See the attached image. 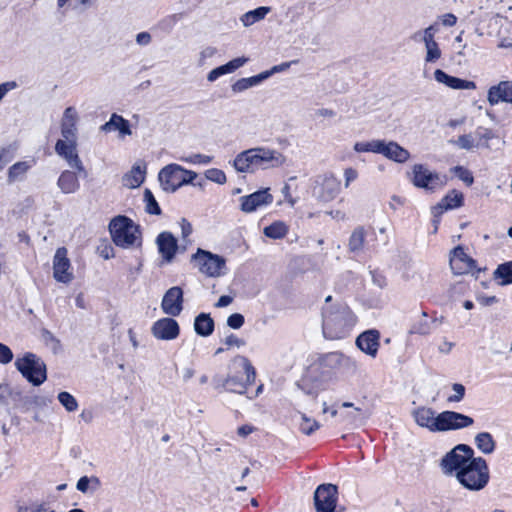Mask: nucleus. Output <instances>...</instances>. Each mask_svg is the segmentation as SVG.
I'll return each instance as SVG.
<instances>
[{
  "label": "nucleus",
  "instance_id": "nucleus-1",
  "mask_svg": "<svg viewBox=\"0 0 512 512\" xmlns=\"http://www.w3.org/2000/svg\"><path fill=\"white\" fill-rule=\"evenodd\" d=\"M356 317L345 304L326 305L322 311V329L325 338L336 340L350 335Z\"/></svg>",
  "mask_w": 512,
  "mask_h": 512
},
{
  "label": "nucleus",
  "instance_id": "nucleus-2",
  "mask_svg": "<svg viewBox=\"0 0 512 512\" xmlns=\"http://www.w3.org/2000/svg\"><path fill=\"white\" fill-rule=\"evenodd\" d=\"M109 232L113 243L123 249L140 247L142 244L139 226L127 216L114 217L109 223Z\"/></svg>",
  "mask_w": 512,
  "mask_h": 512
},
{
  "label": "nucleus",
  "instance_id": "nucleus-3",
  "mask_svg": "<svg viewBox=\"0 0 512 512\" xmlns=\"http://www.w3.org/2000/svg\"><path fill=\"white\" fill-rule=\"evenodd\" d=\"M458 481L467 489L481 490L489 480V471L486 461L481 458H473L465 468L456 474Z\"/></svg>",
  "mask_w": 512,
  "mask_h": 512
},
{
  "label": "nucleus",
  "instance_id": "nucleus-4",
  "mask_svg": "<svg viewBox=\"0 0 512 512\" xmlns=\"http://www.w3.org/2000/svg\"><path fill=\"white\" fill-rule=\"evenodd\" d=\"M15 367L34 386L41 385L47 379L46 364L34 353L27 352L23 357L17 358Z\"/></svg>",
  "mask_w": 512,
  "mask_h": 512
},
{
  "label": "nucleus",
  "instance_id": "nucleus-5",
  "mask_svg": "<svg viewBox=\"0 0 512 512\" xmlns=\"http://www.w3.org/2000/svg\"><path fill=\"white\" fill-rule=\"evenodd\" d=\"M233 365L245 374V380L238 376H228L222 383V387L230 392L243 394L248 386L254 384L256 379V371L248 358L244 356H236L233 359Z\"/></svg>",
  "mask_w": 512,
  "mask_h": 512
},
{
  "label": "nucleus",
  "instance_id": "nucleus-6",
  "mask_svg": "<svg viewBox=\"0 0 512 512\" xmlns=\"http://www.w3.org/2000/svg\"><path fill=\"white\" fill-rule=\"evenodd\" d=\"M197 173L186 170L177 164L165 166L159 173V181L166 191H176L179 187L192 183Z\"/></svg>",
  "mask_w": 512,
  "mask_h": 512
},
{
  "label": "nucleus",
  "instance_id": "nucleus-7",
  "mask_svg": "<svg viewBox=\"0 0 512 512\" xmlns=\"http://www.w3.org/2000/svg\"><path fill=\"white\" fill-rule=\"evenodd\" d=\"M192 260L196 262L199 271L207 277L218 278L225 274L226 260L220 255L198 248L192 255Z\"/></svg>",
  "mask_w": 512,
  "mask_h": 512
},
{
  "label": "nucleus",
  "instance_id": "nucleus-8",
  "mask_svg": "<svg viewBox=\"0 0 512 512\" xmlns=\"http://www.w3.org/2000/svg\"><path fill=\"white\" fill-rule=\"evenodd\" d=\"M341 183L332 173L316 177L312 188V197L319 202L328 203L340 193Z\"/></svg>",
  "mask_w": 512,
  "mask_h": 512
},
{
  "label": "nucleus",
  "instance_id": "nucleus-9",
  "mask_svg": "<svg viewBox=\"0 0 512 512\" xmlns=\"http://www.w3.org/2000/svg\"><path fill=\"white\" fill-rule=\"evenodd\" d=\"M473 450L465 445L460 444L448 452L441 460V468L445 474H452L453 472L465 468L468 463L473 459Z\"/></svg>",
  "mask_w": 512,
  "mask_h": 512
},
{
  "label": "nucleus",
  "instance_id": "nucleus-10",
  "mask_svg": "<svg viewBox=\"0 0 512 512\" xmlns=\"http://www.w3.org/2000/svg\"><path fill=\"white\" fill-rule=\"evenodd\" d=\"M409 177L415 187L431 192L442 188L446 184L445 177L432 172L423 164H415Z\"/></svg>",
  "mask_w": 512,
  "mask_h": 512
},
{
  "label": "nucleus",
  "instance_id": "nucleus-11",
  "mask_svg": "<svg viewBox=\"0 0 512 512\" xmlns=\"http://www.w3.org/2000/svg\"><path fill=\"white\" fill-rule=\"evenodd\" d=\"M337 501V486L321 484L314 493V504L317 512H334Z\"/></svg>",
  "mask_w": 512,
  "mask_h": 512
},
{
  "label": "nucleus",
  "instance_id": "nucleus-12",
  "mask_svg": "<svg viewBox=\"0 0 512 512\" xmlns=\"http://www.w3.org/2000/svg\"><path fill=\"white\" fill-rule=\"evenodd\" d=\"M67 254V249L60 247L56 250L53 258V277L57 282L64 284H69L74 279L71 263Z\"/></svg>",
  "mask_w": 512,
  "mask_h": 512
},
{
  "label": "nucleus",
  "instance_id": "nucleus-13",
  "mask_svg": "<svg viewBox=\"0 0 512 512\" xmlns=\"http://www.w3.org/2000/svg\"><path fill=\"white\" fill-rule=\"evenodd\" d=\"M438 432L459 430L473 425L474 420L470 416L455 411H443L438 414Z\"/></svg>",
  "mask_w": 512,
  "mask_h": 512
},
{
  "label": "nucleus",
  "instance_id": "nucleus-14",
  "mask_svg": "<svg viewBox=\"0 0 512 512\" xmlns=\"http://www.w3.org/2000/svg\"><path fill=\"white\" fill-rule=\"evenodd\" d=\"M234 168L238 172L253 173L260 167L259 147L250 148L240 152L234 159Z\"/></svg>",
  "mask_w": 512,
  "mask_h": 512
},
{
  "label": "nucleus",
  "instance_id": "nucleus-15",
  "mask_svg": "<svg viewBox=\"0 0 512 512\" xmlns=\"http://www.w3.org/2000/svg\"><path fill=\"white\" fill-rule=\"evenodd\" d=\"M475 260L468 256L462 246L455 247L450 256V267L455 275H463L475 268Z\"/></svg>",
  "mask_w": 512,
  "mask_h": 512
},
{
  "label": "nucleus",
  "instance_id": "nucleus-16",
  "mask_svg": "<svg viewBox=\"0 0 512 512\" xmlns=\"http://www.w3.org/2000/svg\"><path fill=\"white\" fill-rule=\"evenodd\" d=\"M77 141H57L55 144L56 153L64 158L70 167L84 171V166L77 153Z\"/></svg>",
  "mask_w": 512,
  "mask_h": 512
},
{
  "label": "nucleus",
  "instance_id": "nucleus-17",
  "mask_svg": "<svg viewBox=\"0 0 512 512\" xmlns=\"http://www.w3.org/2000/svg\"><path fill=\"white\" fill-rule=\"evenodd\" d=\"M183 291L180 287L174 286L165 293L161 308L163 312L170 316H178L183 309Z\"/></svg>",
  "mask_w": 512,
  "mask_h": 512
},
{
  "label": "nucleus",
  "instance_id": "nucleus-18",
  "mask_svg": "<svg viewBox=\"0 0 512 512\" xmlns=\"http://www.w3.org/2000/svg\"><path fill=\"white\" fill-rule=\"evenodd\" d=\"M79 116L74 107H67L61 119V136L58 141H77V122Z\"/></svg>",
  "mask_w": 512,
  "mask_h": 512
},
{
  "label": "nucleus",
  "instance_id": "nucleus-19",
  "mask_svg": "<svg viewBox=\"0 0 512 512\" xmlns=\"http://www.w3.org/2000/svg\"><path fill=\"white\" fill-rule=\"evenodd\" d=\"M241 210L245 213H251L256 211L258 208L271 204L273 196L269 193V189H262L256 191L250 195L243 196L240 198Z\"/></svg>",
  "mask_w": 512,
  "mask_h": 512
},
{
  "label": "nucleus",
  "instance_id": "nucleus-20",
  "mask_svg": "<svg viewBox=\"0 0 512 512\" xmlns=\"http://www.w3.org/2000/svg\"><path fill=\"white\" fill-rule=\"evenodd\" d=\"M151 331L157 339L172 340L178 337L180 329L176 320L162 318L153 324Z\"/></svg>",
  "mask_w": 512,
  "mask_h": 512
},
{
  "label": "nucleus",
  "instance_id": "nucleus-21",
  "mask_svg": "<svg viewBox=\"0 0 512 512\" xmlns=\"http://www.w3.org/2000/svg\"><path fill=\"white\" fill-rule=\"evenodd\" d=\"M487 101L491 106L500 102L512 104V81H500L497 85L491 86L487 92Z\"/></svg>",
  "mask_w": 512,
  "mask_h": 512
},
{
  "label": "nucleus",
  "instance_id": "nucleus-22",
  "mask_svg": "<svg viewBox=\"0 0 512 512\" xmlns=\"http://www.w3.org/2000/svg\"><path fill=\"white\" fill-rule=\"evenodd\" d=\"M379 154L397 163H405L410 158L409 151L394 141L381 140Z\"/></svg>",
  "mask_w": 512,
  "mask_h": 512
},
{
  "label": "nucleus",
  "instance_id": "nucleus-23",
  "mask_svg": "<svg viewBox=\"0 0 512 512\" xmlns=\"http://www.w3.org/2000/svg\"><path fill=\"white\" fill-rule=\"evenodd\" d=\"M379 337L377 330L365 331L357 337L356 345L362 352L375 357L379 348Z\"/></svg>",
  "mask_w": 512,
  "mask_h": 512
},
{
  "label": "nucleus",
  "instance_id": "nucleus-24",
  "mask_svg": "<svg viewBox=\"0 0 512 512\" xmlns=\"http://www.w3.org/2000/svg\"><path fill=\"white\" fill-rule=\"evenodd\" d=\"M413 417L416 423L432 432H438L439 420L435 411L429 407H419L413 411Z\"/></svg>",
  "mask_w": 512,
  "mask_h": 512
},
{
  "label": "nucleus",
  "instance_id": "nucleus-25",
  "mask_svg": "<svg viewBox=\"0 0 512 512\" xmlns=\"http://www.w3.org/2000/svg\"><path fill=\"white\" fill-rule=\"evenodd\" d=\"M156 243L162 257L170 262L178 248L176 238L170 232H162L158 235Z\"/></svg>",
  "mask_w": 512,
  "mask_h": 512
},
{
  "label": "nucleus",
  "instance_id": "nucleus-26",
  "mask_svg": "<svg viewBox=\"0 0 512 512\" xmlns=\"http://www.w3.org/2000/svg\"><path fill=\"white\" fill-rule=\"evenodd\" d=\"M434 77L437 82L443 83L452 89L473 90L476 88V84L473 81H467L454 76H450L441 69H437L434 72Z\"/></svg>",
  "mask_w": 512,
  "mask_h": 512
},
{
  "label": "nucleus",
  "instance_id": "nucleus-27",
  "mask_svg": "<svg viewBox=\"0 0 512 512\" xmlns=\"http://www.w3.org/2000/svg\"><path fill=\"white\" fill-rule=\"evenodd\" d=\"M260 167L278 168L285 164L286 157L279 151L266 147H259Z\"/></svg>",
  "mask_w": 512,
  "mask_h": 512
},
{
  "label": "nucleus",
  "instance_id": "nucleus-28",
  "mask_svg": "<svg viewBox=\"0 0 512 512\" xmlns=\"http://www.w3.org/2000/svg\"><path fill=\"white\" fill-rule=\"evenodd\" d=\"M341 407L353 408L352 411H349L341 416L343 421H347L352 424H363L371 415V411L368 408L358 406L355 407L351 402H343Z\"/></svg>",
  "mask_w": 512,
  "mask_h": 512
},
{
  "label": "nucleus",
  "instance_id": "nucleus-29",
  "mask_svg": "<svg viewBox=\"0 0 512 512\" xmlns=\"http://www.w3.org/2000/svg\"><path fill=\"white\" fill-rule=\"evenodd\" d=\"M463 194L457 190L450 191L440 203L433 207L435 215L441 214L443 211L454 209L462 206Z\"/></svg>",
  "mask_w": 512,
  "mask_h": 512
},
{
  "label": "nucleus",
  "instance_id": "nucleus-30",
  "mask_svg": "<svg viewBox=\"0 0 512 512\" xmlns=\"http://www.w3.org/2000/svg\"><path fill=\"white\" fill-rule=\"evenodd\" d=\"M145 174L146 166L135 164L131 170L123 176L122 183L127 188H137L143 183Z\"/></svg>",
  "mask_w": 512,
  "mask_h": 512
},
{
  "label": "nucleus",
  "instance_id": "nucleus-31",
  "mask_svg": "<svg viewBox=\"0 0 512 512\" xmlns=\"http://www.w3.org/2000/svg\"><path fill=\"white\" fill-rule=\"evenodd\" d=\"M57 185L64 194L75 193L80 186L76 173L70 170H65L60 174Z\"/></svg>",
  "mask_w": 512,
  "mask_h": 512
},
{
  "label": "nucleus",
  "instance_id": "nucleus-32",
  "mask_svg": "<svg viewBox=\"0 0 512 512\" xmlns=\"http://www.w3.org/2000/svg\"><path fill=\"white\" fill-rule=\"evenodd\" d=\"M366 236L367 231L364 226L354 228L348 240L349 252L354 254L362 252L365 246Z\"/></svg>",
  "mask_w": 512,
  "mask_h": 512
},
{
  "label": "nucleus",
  "instance_id": "nucleus-33",
  "mask_svg": "<svg viewBox=\"0 0 512 512\" xmlns=\"http://www.w3.org/2000/svg\"><path fill=\"white\" fill-rule=\"evenodd\" d=\"M104 132L118 130L122 136L131 135V129L128 120L118 114H112L110 120L101 126Z\"/></svg>",
  "mask_w": 512,
  "mask_h": 512
},
{
  "label": "nucleus",
  "instance_id": "nucleus-34",
  "mask_svg": "<svg viewBox=\"0 0 512 512\" xmlns=\"http://www.w3.org/2000/svg\"><path fill=\"white\" fill-rule=\"evenodd\" d=\"M270 77V73H260L258 75L241 78L232 84L231 89L234 93L243 92L253 86L260 84L262 81Z\"/></svg>",
  "mask_w": 512,
  "mask_h": 512
},
{
  "label": "nucleus",
  "instance_id": "nucleus-35",
  "mask_svg": "<svg viewBox=\"0 0 512 512\" xmlns=\"http://www.w3.org/2000/svg\"><path fill=\"white\" fill-rule=\"evenodd\" d=\"M194 329L198 335L207 337L214 331V321L209 314L201 313L195 318Z\"/></svg>",
  "mask_w": 512,
  "mask_h": 512
},
{
  "label": "nucleus",
  "instance_id": "nucleus-36",
  "mask_svg": "<svg viewBox=\"0 0 512 512\" xmlns=\"http://www.w3.org/2000/svg\"><path fill=\"white\" fill-rule=\"evenodd\" d=\"M475 445L483 454H491L495 450L496 443L488 432H480L475 436Z\"/></svg>",
  "mask_w": 512,
  "mask_h": 512
},
{
  "label": "nucleus",
  "instance_id": "nucleus-37",
  "mask_svg": "<svg viewBox=\"0 0 512 512\" xmlns=\"http://www.w3.org/2000/svg\"><path fill=\"white\" fill-rule=\"evenodd\" d=\"M270 10V7H258L254 10L248 11L245 14H243L240 18V21L245 27H249L254 23L264 19L265 16L270 12Z\"/></svg>",
  "mask_w": 512,
  "mask_h": 512
},
{
  "label": "nucleus",
  "instance_id": "nucleus-38",
  "mask_svg": "<svg viewBox=\"0 0 512 512\" xmlns=\"http://www.w3.org/2000/svg\"><path fill=\"white\" fill-rule=\"evenodd\" d=\"M493 277L498 281V284L504 286L512 283V261L505 262L498 265L493 272Z\"/></svg>",
  "mask_w": 512,
  "mask_h": 512
},
{
  "label": "nucleus",
  "instance_id": "nucleus-39",
  "mask_svg": "<svg viewBox=\"0 0 512 512\" xmlns=\"http://www.w3.org/2000/svg\"><path fill=\"white\" fill-rule=\"evenodd\" d=\"M263 233L266 237L271 239H282L288 233V226L282 221H276L265 227Z\"/></svg>",
  "mask_w": 512,
  "mask_h": 512
},
{
  "label": "nucleus",
  "instance_id": "nucleus-40",
  "mask_svg": "<svg viewBox=\"0 0 512 512\" xmlns=\"http://www.w3.org/2000/svg\"><path fill=\"white\" fill-rule=\"evenodd\" d=\"M301 422L299 423L300 431L305 435H311L313 432L320 428L319 422L315 419L307 417L306 414L300 413Z\"/></svg>",
  "mask_w": 512,
  "mask_h": 512
},
{
  "label": "nucleus",
  "instance_id": "nucleus-41",
  "mask_svg": "<svg viewBox=\"0 0 512 512\" xmlns=\"http://www.w3.org/2000/svg\"><path fill=\"white\" fill-rule=\"evenodd\" d=\"M454 144L461 149L471 150L480 146V141H476L474 135L464 134L458 137Z\"/></svg>",
  "mask_w": 512,
  "mask_h": 512
},
{
  "label": "nucleus",
  "instance_id": "nucleus-42",
  "mask_svg": "<svg viewBox=\"0 0 512 512\" xmlns=\"http://www.w3.org/2000/svg\"><path fill=\"white\" fill-rule=\"evenodd\" d=\"M58 401L68 411L73 412L78 408V402L76 398L68 392H60L58 394Z\"/></svg>",
  "mask_w": 512,
  "mask_h": 512
},
{
  "label": "nucleus",
  "instance_id": "nucleus-43",
  "mask_svg": "<svg viewBox=\"0 0 512 512\" xmlns=\"http://www.w3.org/2000/svg\"><path fill=\"white\" fill-rule=\"evenodd\" d=\"M41 336L44 343L49 346L54 353H57L61 349L60 340L49 330L42 329Z\"/></svg>",
  "mask_w": 512,
  "mask_h": 512
},
{
  "label": "nucleus",
  "instance_id": "nucleus-44",
  "mask_svg": "<svg viewBox=\"0 0 512 512\" xmlns=\"http://www.w3.org/2000/svg\"><path fill=\"white\" fill-rule=\"evenodd\" d=\"M381 140H372L368 142H357L354 145L356 152H372L379 154Z\"/></svg>",
  "mask_w": 512,
  "mask_h": 512
},
{
  "label": "nucleus",
  "instance_id": "nucleus-45",
  "mask_svg": "<svg viewBox=\"0 0 512 512\" xmlns=\"http://www.w3.org/2000/svg\"><path fill=\"white\" fill-rule=\"evenodd\" d=\"M144 200L146 202V211L149 214H155V215L161 214V209H160L153 193L149 189H145V191H144Z\"/></svg>",
  "mask_w": 512,
  "mask_h": 512
},
{
  "label": "nucleus",
  "instance_id": "nucleus-46",
  "mask_svg": "<svg viewBox=\"0 0 512 512\" xmlns=\"http://www.w3.org/2000/svg\"><path fill=\"white\" fill-rule=\"evenodd\" d=\"M451 171L467 186H471L473 184L474 178L472 173L463 166H455L451 169Z\"/></svg>",
  "mask_w": 512,
  "mask_h": 512
},
{
  "label": "nucleus",
  "instance_id": "nucleus-47",
  "mask_svg": "<svg viewBox=\"0 0 512 512\" xmlns=\"http://www.w3.org/2000/svg\"><path fill=\"white\" fill-rule=\"evenodd\" d=\"M205 177L208 180L215 182L217 184H224L226 182L225 173L222 170L217 169V168L208 169L205 172Z\"/></svg>",
  "mask_w": 512,
  "mask_h": 512
},
{
  "label": "nucleus",
  "instance_id": "nucleus-48",
  "mask_svg": "<svg viewBox=\"0 0 512 512\" xmlns=\"http://www.w3.org/2000/svg\"><path fill=\"white\" fill-rule=\"evenodd\" d=\"M29 168L26 162H17L12 165L8 172V178L10 181H14L19 175L24 174Z\"/></svg>",
  "mask_w": 512,
  "mask_h": 512
},
{
  "label": "nucleus",
  "instance_id": "nucleus-49",
  "mask_svg": "<svg viewBox=\"0 0 512 512\" xmlns=\"http://www.w3.org/2000/svg\"><path fill=\"white\" fill-rule=\"evenodd\" d=\"M474 137L476 141H480V146L489 147L488 141L494 138V134L490 129H484L483 131L477 130Z\"/></svg>",
  "mask_w": 512,
  "mask_h": 512
},
{
  "label": "nucleus",
  "instance_id": "nucleus-50",
  "mask_svg": "<svg viewBox=\"0 0 512 512\" xmlns=\"http://www.w3.org/2000/svg\"><path fill=\"white\" fill-rule=\"evenodd\" d=\"M426 51V62H435L441 57V50L439 49L437 42L430 46H426Z\"/></svg>",
  "mask_w": 512,
  "mask_h": 512
},
{
  "label": "nucleus",
  "instance_id": "nucleus-51",
  "mask_svg": "<svg viewBox=\"0 0 512 512\" xmlns=\"http://www.w3.org/2000/svg\"><path fill=\"white\" fill-rule=\"evenodd\" d=\"M183 160L193 164H209L213 161V156L198 153L184 158Z\"/></svg>",
  "mask_w": 512,
  "mask_h": 512
},
{
  "label": "nucleus",
  "instance_id": "nucleus-52",
  "mask_svg": "<svg viewBox=\"0 0 512 512\" xmlns=\"http://www.w3.org/2000/svg\"><path fill=\"white\" fill-rule=\"evenodd\" d=\"M452 389L455 392L454 395L448 397L449 402H460L465 395V387L460 383H454Z\"/></svg>",
  "mask_w": 512,
  "mask_h": 512
},
{
  "label": "nucleus",
  "instance_id": "nucleus-53",
  "mask_svg": "<svg viewBox=\"0 0 512 512\" xmlns=\"http://www.w3.org/2000/svg\"><path fill=\"white\" fill-rule=\"evenodd\" d=\"M244 316L240 313H234L227 319V325L232 329H239L244 324Z\"/></svg>",
  "mask_w": 512,
  "mask_h": 512
},
{
  "label": "nucleus",
  "instance_id": "nucleus-54",
  "mask_svg": "<svg viewBox=\"0 0 512 512\" xmlns=\"http://www.w3.org/2000/svg\"><path fill=\"white\" fill-rule=\"evenodd\" d=\"M13 359L12 350L5 344L0 343V363L8 364Z\"/></svg>",
  "mask_w": 512,
  "mask_h": 512
},
{
  "label": "nucleus",
  "instance_id": "nucleus-55",
  "mask_svg": "<svg viewBox=\"0 0 512 512\" xmlns=\"http://www.w3.org/2000/svg\"><path fill=\"white\" fill-rule=\"evenodd\" d=\"M435 32L436 29L434 25H430L429 27L423 30L422 41L424 42L425 47L436 43V41L434 40Z\"/></svg>",
  "mask_w": 512,
  "mask_h": 512
},
{
  "label": "nucleus",
  "instance_id": "nucleus-56",
  "mask_svg": "<svg viewBox=\"0 0 512 512\" xmlns=\"http://www.w3.org/2000/svg\"><path fill=\"white\" fill-rule=\"evenodd\" d=\"M228 73H229V71L224 64L222 66H219V67L211 70L207 75V80L210 82H214L220 76H222L224 74H228Z\"/></svg>",
  "mask_w": 512,
  "mask_h": 512
},
{
  "label": "nucleus",
  "instance_id": "nucleus-57",
  "mask_svg": "<svg viewBox=\"0 0 512 512\" xmlns=\"http://www.w3.org/2000/svg\"><path fill=\"white\" fill-rule=\"evenodd\" d=\"M248 61L245 57H239L235 58L228 63L225 64L226 68L228 69L229 73L234 72L238 68L242 67L246 62Z\"/></svg>",
  "mask_w": 512,
  "mask_h": 512
},
{
  "label": "nucleus",
  "instance_id": "nucleus-58",
  "mask_svg": "<svg viewBox=\"0 0 512 512\" xmlns=\"http://www.w3.org/2000/svg\"><path fill=\"white\" fill-rule=\"evenodd\" d=\"M180 226H181L182 239H183V241H186V239L192 233V230H193L192 225L188 220H186L185 218H182L181 222H180Z\"/></svg>",
  "mask_w": 512,
  "mask_h": 512
},
{
  "label": "nucleus",
  "instance_id": "nucleus-59",
  "mask_svg": "<svg viewBox=\"0 0 512 512\" xmlns=\"http://www.w3.org/2000/svg\"><path fill=\"white\" fill-rule=\"evenodd\" d=\"M217 53L215 47H206L200 52L199 65H204L207 58H212Z\"/></svg>",
  "mask_w": 512,
  "mask_h": 512
},
{
  "label": "nucleus",
  "instance_id": "nucleus-60",
  "mask_svg": "<svg viewBox=\"0 0 512 512\" xmlns=\"http://www.w3.org/2000/svg\"><path fill=\"white\" fill-rule=\"evenodd\" d=\"M13 158L9 148L0 149V170Z\"/></svg>",
  "mask_w": 512,
  "mask_h": 512
},
{
  "label": "nucleus",
  "instance_id": "nucleus-61",
  "mask_svg": "<svg viewBox=\"0 0 512 512\" xmlns=\"http://www.w3.org/2000/svg\"><path fill=\"white\" fill-rule=\"evenodd\" d=\"M152 37L148 32H140L136 35V43L140 46H147L151 43Z\"/></svg>",
  "mask_w": 512,
  "mask_h": 512
},
{
  "label": "nucleus",
  "instance_id": "nucleus-62",
  "mask_svg": "<svg viewBox=\"0 0 512 512\" xmlns=\"http://www.w3.org/2000/svg\"><path fill=\"white\" fill-rule=\"evenodd\" d=\"M17 87L16 82L9 81L0 84V101L4 98V96L11 90L15 89Z\"/></svg>",
  "mask_w": 512,
  "mask_h": 512
},
{
  "label": "nucleus",
  "instance_id": "nucleus-63",
  "mask_svg": "<svg viewBox=\"0 0 512 512\" xmlns=\"http://www.w3.org/2000/svg\"><path fill=\"white\" fill-rule=\"evenodd\" d=\"M411 331H412V333L426 335L430 332L429 323L425 320L424 322L420 323L419 325L413 326Z\"/></svg>",
  "mask_w": 512,
  "mask_h": 512
},
{
  "label": "nucleus",
  "instance_id": "nucleus-64",
  "mask_svg": "<svg viewBox=\"0 0 512 512\" xmlns=\"http://www.w3.org/2000/svg\"><path fill=\"white\" fill-rule=\"evenodd\" d=\"M344 177H345V187H348L349 184L358 177V172L353 168H347L344 171Z\"/></svg>",
  "mask_w": 512,
  "mask_h": 512
}]
</instances>
